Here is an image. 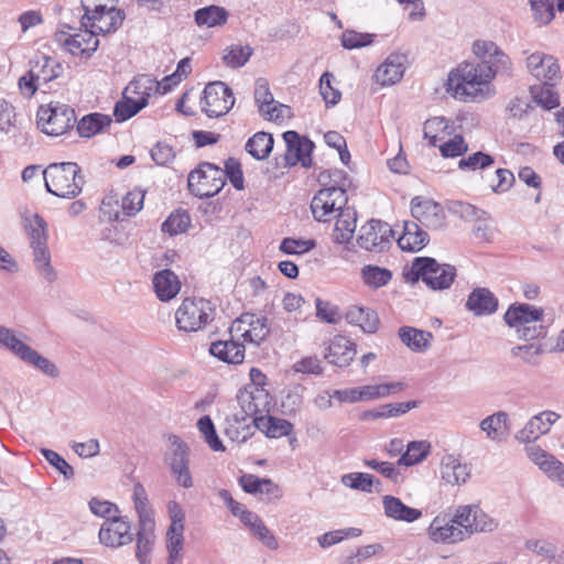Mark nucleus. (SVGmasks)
<instances>
[{"mask_svg":"<svg viewBox=\"0 0 564 564\" xmlns=\"http://www.w3.org/2000/svg\"><path fill=\"white\" fill-rule=\"evenodd\" d=\"M500 74L484 63L463 62L451 69L446 79V93L462 102H479L496 94L494 80Z\"/></svg>","mask_w":564,"mask_h":564,"instance_id":"obj_1","label":"nucleus"},{"mask_svg":"<svg viewBox=\"0 0 564 564\" xmlns=\"http://www.w3.org/2000/svg\"><path fill=\"white\" fill-rule=\"evenodd\" d=\"M344 174L340 171H325L318 176L322 188L311 200V213L318 223H332L336 216L347 207L348 196L341 181Z\"/></svg>","mask_w":564,"mask_h":564,"instance_id":"obj_2","label":"nucleus"},{"mask_svg":"<svg viewBox=\"0 0 564 564\" xmlns=\"http://www.w3.org/2000/svg\"><path fill=\"white\" fill-rule=\"evenodd\" d=\"M48 193L61 198L77 197L85 184L80 166L75 162L51 163L42 171Z\"/></svg>","mask_w":564,"mask_h":564,"instance_id":"obj_3","label":"nucleus"},{"mask_svg":"<svg viewBox=\"0 0 564 564\" xmlns=\"http://www.w3.org/2000/svg\"><path fill=\"white\" fill-rule=\"evenodd\" d=\"M158 79L149 74L135 76L124 88L122 99L119 100L113 109V115L118 121H126L149 105L152 96L158 94Z\"/></svg>","mask_w":564,"mask_h":564,"instance_id":"obj_4","label":"nucleus"},{"mask_svg":"<svg viewBox=\"0 0 564 564\" xmlns=\"http://www.w3.org/2000/svg\"><path fill=\"white\" fill-rule=\"evenodd\" d=\"M63 73L62 65L53 57L46 55L35 56L29 70L20 77V93L31 98L39 88L59 77Z\"/></svg>","mask_w":564,"mask_h":564,"instance_id":"obj_5","label":"nucleus"},{"mask_svg":"<svg viewBox=\"0 0 564 564\" xmlns=\"http://www.w3.org/2000/svg\"><path fill=\"white\" fill-rule=\"evenodd\" d=\"M75 123V111L65 104L50 102L40 106L36 111V124L47 135H63L70 131Z\"/></svg>","mask_w":564,"mask_h":564,"instance_id":"obj_6","label":"nucleus"},{"mask_svg":"<svg viewBox=\"0 0 564 564\" xmlns=\"http://www.w3.org/2000/svg\"><path fill=\"white\" fill-rule=\"evenodd\" d=\"M24 229L34 252V262L40 273L48 281L54 279L51 257L47 250V225L37 214L25 218Z\"/></svg>","mask_w":564,"mask_h":564,"instance_id":"obj_7","label":"nucleus"},{"mask_svg":"<svg viewBox=\"0 0 564 564\" xmlns=\"http://www.w3.org/2000/svg\"><path fill=\"white\" fill-rule=\"evenodd\" d=\"M413 280H422L432 290L448 289L456 276V269L449 264H441L433 258H415L412 261Z\"/></svg>","mask_w":564,"mask_h":564,"instance_id":"obj_8","label":"nucleus"},{"mask_svg":"<svg viewBox=\"0 0 564 564\" xmlns=\"http://www.w3.org/2000/svg\"><path fill=\"white\" fill-rule=\"evenodd\" d=\"M214 317V307L205 299L186 297L175 311V322L185 333L203 329Z\"/></svg>","mask_w":564,"mask_h":564,"instance_id":"obj_9","label":"nucleus"},{"mask_svg":"<svg viewBox=\"0 0 564 564\" xmlns=\"http://www.w3.org/2000/svg\"><path fill=\"white\" fill-rule=\"evenodd\" d=\"M226 184V173L215 164L203 162L188 175V189L199 198L218 194Z\"/></svg>","mask_w":564,"mask_h":564,"instance_id":"obj_10","label":"nucleus"},{"mask_svg":"<svg viewBox=\"0 0 564 564\" xmlns=\"http://www.w3.org/2000/svg\"><path fill=\"white\" fill-rule=\"evenodd\" d=\"M126 18L124 11L115 6L107 9L86 11L80 20V25L89 35H107L116 32Z\"/></svg>","mask_w":564,"mask_h":564,"instance_id":"obj_11","label":"nucleus"},{"mask_svg":"<svg viewBox=\"0 0 564 564\" xmlns=\"http://www.w3.org/2000/svg\"><path fill=\"white\" fill-rule=\"evenodd\" d=\"M235 100L232 90L225 83L213 82L203 90L200 109L209 118H219L229 112Z\"/></svg>","mask_w":564,"mask_h":564,"instance_id":"obj_12","label":"nucleus"},{"mask_svg":"<svg viewBox=\"0 0 564 564\" xmlns=\"http://www.w3.org/2000/svg\"><path fill=\"white\" fill-rule=\"evenodd\" d=\"M230 336L243 343L260 345L269 335L267 319L253 313L237 317L230 326Z\"/></svg>","mask_w":564,"mask_h":564,"instance_id":"obj_13","label":"nucleus"},{"mask_svg":"<svg viewBox=\"0 0 564 564\" xmlns=\"http://www.w3.org/2000/svg\"><path fill=\"white\" fill-rule=\"evenodd\" d=\"M453 518L463 532L464 540L476 532L491 531L495 522L478 506L465 505L456 508Z\"/></svg>","mask_w":564,"mask_h":564,"instance_id":"obj_14","label":"nucleus"},{"mask_svg":"<svg viewBox=\"0 0 564 564\" xmlns=\"http://www.w3.org/2000/svg\"><path fill=\"white\" fill-rule=\"evenodd\" d=\"M172 451L166 455L165 459L171 469L172 476L176 484L183 488H192L193 477L189 469V455L186 444L177 436H170Z\"/></svg>","mask_w":564,"mask_h":564,"instance_id":"obj_15","label":"nucleus"},{"mask_svg":"<svg viewBox=\"0 0 564 564\" xmlns=\"http://www.w3.org/2000/svg\"><path fill=\"white\" fill-rule=\"evenodd\" d=\"M393 230L388 223L371 219L360 227L357 243L368 251L382 249L391 241Z\"/></svg>","mask_w":564,"mask_h":564,"instance_id":"obj_16","label":"nucleus"},{"mask_svg":"<svg viewBox=\"0 0 564 564\" xmlns=\"http://www.w3.org/2000/svg\"><path fill=\"white\" fill-rule=\"evenodd\" d=\"M238 404L243 413L242 419L260 417L271 409L272 398L267 389L243 388L237 394Z\"/></svg>","mask_w":564,"mask_h":564,"instance_id":"obj_17","label":"nucleus"},{"mask_svg":"<svg viewBox=\"0 0 564 564\" xmlns=\"http://www.w3.org/2000/svg\"><path fill=\"white\" fill-rule=\"evenodd\" d=\"M473 53L484 64L495 67L500 74L512 75V63L509 56L495 42L479 39L473 43Z\"/></svg>","mask_w":564,"mask_h":564,"instance_id":"obj_18","label":"nucleus"},{"mask_svg":"<svg viewBox=\"0 0 564 564\" xmlns=\"http://www.w3.org/2000/svg\"><path fill=\"white\" fill-rule=\"evenodd\" d=\"M238 482L247 494L258 497L259 500L271 503L283 497L281 487L270 478H260L253 474H245Z\"/></svg>","mask_w":564,"mask_h":564,"instance_id":"obj_19","label":"nucleus"},{"mask_svg":"<svg viewBox=\"0 0 564 564\" xmlns=\"http://www.w3.org/2000/svg\"><path fill=\"white\" fill-rule=\"evenodd\" d=\"M99 541L107 547H119L132 541L130 522L120 516L107 519L100 527Z\"/></svg>","mask_w":564,"mask_h":564,"instance_id":"obj_20","label":"nucleus"},{"mask_svg":"<svg viewBox=\"0 0 564 564\" xmlns=\"http://www.w3.org/2000/svg\"><path fill=\"white\" fill-rule=\"evenodd\" d=\"M411 215L430 229L440 228L445 219L444 208L441 204L425 196H415L412 198Z\"/></svg>","mask_w":564,"mask_h":564,"instance_id":"obj_21","label":"nucleus"},{"mask_svg":"<svg viewBox=\"0 0 564 564\" xmlns=\"http://www.w3.org/2000/svg\"><path fill=\"white\" fill-rule=\"evenodd\" d=\"M462 530L457 528L453 516L446 512L438 513L427 528L429 539L437 544H456L465 541Z\"/></svg>","mask_w":564,"mask_h":564,"instance_id":"obj_22","label":"nucleus"},{"mask_svg":"<svg viewBox=\"0 0 564 564\" xmlns=\"http://www.w3.org/2000/svg\"><path fill=\"white\" fill-rule=\"evenodd\" d=\"M530 73L539 80L547 84H556L561 79V68L557 59L540 52L532 53L527 58Z\"/></svg>","mask_w":564,"mask_h":564,"instance_id":"obj_23","label":"nucleus"},{"mask_svg":"<svg viewBox=\"0 0 564 564\" xmlns=\"http://www.w3.org/2000/svg\"><path fill=\"white\" fill-rule=\"evenodd\" d=\"M356 352L355 343L344 335H336L330 339L324 357L332 365L347 367Z\"/></svg>","mask_w":564,"mask_h":564,"instance_id":"obj_24","label":"nucleus"},{"mask_svg":"<svg viewBox=\"0 0 564 564\" xmlns=\"http://www.w3.org/2000/svg\"><path fill=\"white\" fill-rule=\"evenodd\" d=\"M525 451L529 458L546 473L549 477L564 484V465L560 460L536 445H529L525 447Z\"/></svg>","mask_w":564,"mask_h":564,"instance_id":"obj_25","label":"nucleus"},{"mask_svg":"<svg viewBox=\"0 0 564 564\" xmlns=\"http://www.w3.org/2000/svg\"><path fill=\"white\" fill-rule=\"evenodd\" d=\"M152 284L155 295L162 302H169L176 297L182 286L178 276L170 269L158 271L153 275Z\"/></svg>","mask_w":564,"mask_h":564,"instance_id":"obj_26","label":"nucleus"},{"mask_svg":"<svg viewBox=\"0 0 564 564\" xmlns=\"http://www.w3.org/2000/svg\"><path fill=\"white\" fill-rule=\"evenodd\" d=\"M543 310L524 303H514L505 313V322L517 329L542 319Z\"/></svg>","mask_w":564,"mask_h":564,"instance_id":"obj_27","label":"nucleus"},{"mask_svg":"<svg viewBox=\"0 0 564 564\" xmlns=\"http://www.w3.org/2000/svg\"><path fill=\"white\" fill-rule=\"evenodd\" d=\"M209 352L220 361L240 365L245 359V345L236 338L214 341L209 346Z\"/></svg>","mask_w":564,"mask_h":564,"instance_id":"obj_28","label":"nucleus"},{"mask_svg":"<svg viewBox=\"0 0 564 564\" xmlns=\"http://www.w3.org/2000/svg\"><path fill=\"white\" fill-rule=\"evenodd\" d=\"M558 417L560 415L553 411H544L534 415L520 431V438L524 442L535 441L547 433Z\"/></svg>","mask_w":564,"mask_h":564,"instance_id":"obj_29","label":"nucleus"},{"mask_svg":"<svg viewBox=\"0 0 564 564\" xmlns=\"http://www.w3.org/2000/svg\"><path fill=\"white\" fill-rule=\"evenodd\" d=\"M403 73V57L392 54L377 67L373 77L381 86H390L398 83L402 78Z\"/></svg>","mask_w":564,"mask_h":564,"instance_id":"obj_30","label":"nucleus"},{"mask_svg":"<svg viewBox=\"0 0 564 564\" xmlns=\"http://www.w3.org/2000/svg\"><path fill=\"white\" fill-rule=\"evenodd\" d=\"M454 124L444 117H433L424 122V139L430 147L437 148L454 133Z\"/></svg>","mask_w":564,"mask_h":564,"instance_id":"obj_31","label":"nucleus"},{"mask_svg":"<svg viewBox=\"0 0 564 564\" xmlns=\"http://www.w3.org/2000/svg\"><path fill=\"white\" fill-rule=\"evenodd\" d=\"M429 241L427 234L414 221H404L403 231L398 238V246L403 251L417 252Z\"/></svg>","mask_w":564,"mask_h":564,"instance_id":"obj_32","label":"nucleus"},{"mask_svg":"<svg viewBox=\"0 0 564 564\" xmlns=\"http://www.w3.org/2000/svg\"><path fill=\"white\" fill-rule=\"evenodd\" d=\"M10 350L18 355L22 360L30 362L47 375H55L56 367L48 359L40 356L35 350L22 343L20 339L11 338Z\"/></svg>","mask_w":564,"mask_h":564,"instance_id":"obj_33","label":"nucleus"},{"mask_svg":"<svg viewBox=\"0 0 564 564\" xmlns=\"http://www.w3.org/2000/svg\"><path fill=\"white\" fill-rule=\"evenodd\" d=\"M466 306L476 315H487L497 311L498 300L488 289H475L468 296Z\"/></svg>","mask_w":564,"mask_h":564,"instance_id":"obj_34","label":"nucleus"},{"mask_svg":"<svg viewBox=\"0 0 564 564\" xmlns=\"http://www.w3.org/2000/svg\"><path fill=\"white\" fill-rule=\"evenodd\" d=\"M349 324L359 326L365 333L373 334L379 328V318L375 311L358 305H351L346 312Z\"/></svg>","mask_w":564,"mask_h":564,"instance_id":"obj_35","label":"nucleus"},{"mask_svg":"<svg viewBox=\"0 0 564 564\" xmlns=\"http://www.w3.org/2000/svg\"><path fill=\"white\" fill-rule=\"evenodd\" d=\"M253 424L270 438L288 436L293 431V425L288 420L271 415H260V417H256Z\"/></svg>","mask_w":564,"mask_h":564,"instance_id":"obj_36","label":"nucleus"},{"mask_svg":"<svg viewBox=\"0 0 564 564\" xmlns=\"http://www.w3.org/2000/svg\"><path fill=\"white\" fill-rule=\"evenodd\" d=\"M155 525L139 524L135 557L140 564H150L155 544Z\"/></svg>","mask_w":564,"mask_h":564,"instance_id":"obj_37","label":"nucleus"},{"mask_svg":"<svg viewBox=\"0 0 564 564\" xmlns=\"http://www.w3.org/2000/svg\"><path fill=\"white\" fill-rule=\"evenodd\" d=\"M399 337L409 349L415 352L427 350L433 340V334L431 332L411 326H402L399 329Z\"/></svg>","mask_w":564,"mask_h":564,"instance_id":"obj_38","label":"nucleus"},{"mask_svg":"<svg viewBox=\"0 0 564 564\" xmlns=\"http://www.w3.org/2000/svg\"><path fill=\"white\" fill-rule=\"evenodd\" d=\"M382 502L387 517L391 519L414 522L422 517L421 510L408 507L397 497L386 496Z\"/></svg>","mask_w":564,"mask_h":564,"instance_id":"obj_39","label":"nucleus"},{"mask_svg":"<svg viewBox=\"0 0 564 564\" xmlns=\"http://www.w3.org/2000/svg\"><path fill=\"white\" fill-rule=\"evenodd\" d=\"M333 239L336 243H347L351 240L357 227V218L354 210L346 207L340 215L335 217Z\"/></svg>","mask_w":564,"mask_h":564,"instance_id":"obj_40","label":"nucleus"},{"mask_svg":"<svg viewBox=\"0 0 564 564\" xmlns=\"http://www.w3.org/2000/svg\"><path fill=\"white\" fill-rule=\"evenodd\" d=\"M392 276L391 270L376 264H365L360 269L361 282L373 290L388 285Z\"/></svg>","mask_w":564,"mask_h":564,"instance_id":"obj_41","label":"nucleus"},{"mask_svg":"<svg viewBox=\"0 0 564 564\" xmlns=\"http://www.w3.org/2000/svg\"><path fill=\"white\" fill-rule=\"evenodd\" d=\"M192 73V65H191V58L184 57L182 58L176 69L165 77H163L161 80H158L159 89L158 94L164 95L172 89H174L176 86H178L183 80H185L189 74Z\"/></svg>","mask_w":564,"mask_h":564,"instance_id":"obj_42","label":"nucleus"},{"mask_svg":"<svg viewBox=\"0 0 564 564\" xmlns=\"http://www.w3.org/2000/svg\"><path fill=\"white\" fill-rule=\"evenodd\" d=\"M132 499L139 518V524L155 525L153 510L150 506L148 494L140 482H137L133 486Z\"/></svg>","mask_w":564,"mask_h":564,"instance_id":"obj_43","label":"nucleus"},{"mask_svg":"<svg viewBox=\"0 0 564 564\" xmlns=\"http://www.w3.org/2000/svg\"><path fill=\"white\" fill-rule=\"evenodd\" d=\"M273 144L274 140L272 134L260 131L254 133L247 141L246 151L257 160H264L270 155Z\"/></svg>","mask_w":564,"mask_h":564,"instance_id":"obj_44","label":"nucleus"},{"mask_svg":"<svg viewBox=\"0 0 564 564\" xmlns=\"http://www.w3.org/2000/svg\"><path fill=\"white\" fill-rule=\"evenodd\" d=\"M111 123V119L107 115L102 113H89L84 116L77 123V131L84 138H90L97 133H100L105 128H108Z\"/></svg>","mask_w":564,"mask_h":564,"instance_id":"obj_45","label":"nucleus"},{"mask_svg":"<svg viewBox=\"0 0 564 564\" xmlns=\"http://www.w3.org/2000/svg\"><path fill=\"white\" fill-rule=\"evenodd\" d=\"M431 453L429 441H412L398 460V465L414 466L422 463Z\"/></svg>","mask_w":564,"mask_h":564,"instance_id":"obj_46","label":"nucleus"},{"mask_svg":"<svg viewBox=\"0 0 564 564\" xmlns=\"http://www.w3.org/2000/svg\"><path fill=\"white\" fill-rule=\"evenodd\" d=\"M228 11L218 6L200 8L195 12V21L199 26L213 28L226 23Z\"/></svg>","mask_w":564,"mask_h":564,"instance_id":"obj_47","label":"nucleus"},{"mask_svg":"<svg viewBox=\"0 0 564 564\" xmlns=\"http://www.w3.org/2000/svg\"><path fill=\"white\" fill-rule=\"evenodd\" d=\"M166 550L167 561L166 564H181L182 563V551L184 546V530L169 528L166 531Z\"/></svg>","mask_w":564,"mask_h":564,"instance_id":"obj_48","label":"nucleus"},{"mask_svg":"<svg viewBox=\"0 0 564 564\" xmlns=\"http://www.w3.org/2000/svg\"><path fill=\"white\" fill-rule=\"evenodd\" d=\"M64 48L73 56L89 57L98 47V37H65Z\"/></svg>","mask_w":564,"mask_h":564,"instance_id":"obj_49","label":"nucleus"},{"mask_svg":"<svg viewBox=\"0 0 564 564\" xmlns=\"http://www.w3.org/2000/svg\"><path fill=\"white\" fill-rule=\"evenodd\" d=\"M443 478L452 485L465 484L469 476V468L466 464H462L457 458L448 457L443 465Z\"/></svg>","mask_w":564,"mask_h":564,"instance_id":"obj_50","label":"nucleus"},{"mask_svg":"<svg viewBox=\"0 0 564 564\" xmlns=\"http://www.w3.org/2000/svg\"><path fill=\"white\" fill-rule=\"evenodd\" d=\"M252 52L248 44H232L224 50L221 59L227 67L239 68L249 61Z\"/></svg>","mask_w":564,"mask_h":564,"instance_id":"obj_51","label":"nucleus"},{"mask_svg":"<svg viewBox=\"0 0 564 564\" xmlns=\"http://www.w3.org/2000/svg\"><path fill=\"white\" fill-rule=\"evenodd\" d=\"M480 427L488 437L500 440L508 433V416L503 412L495 413L482 420Z\"/></svg>","mask_w":564,"mask_h":564,"instance_id":"obj_52","label":"nucleus"},{"mask_svg":"<svg viewBox=\"0 0 564 564\" xmlns=\"http://www.w3.org/2000/svg\"><path fill=\"white\" fill-rule=\"evenodd\" d=\"M556 84L542 83L531 87V94L540 106L545 109H554L558 107L560 99L557 93L553 89Z\"/></svg>","mask_w":564,"mask_h":564,"instance_id":"obj_53","label":"nucleus"},{"mask_svg":"<svg viewBox=\"0 0 564 564\" xmlns=\"http://www.w3.org/2000/svg\"><path fill=\"white\" fill-rule=\"evenodd\" d=\"M444 159L462 156L468 151V143L462 134L455 132L437 147Z\"/></svg>","mask_w":564,"mask_h":564,"instance_id":"obj_54","label":"nucleus"},{"mask_svg":"<svg viewBox=\"0 0 564 564\" xmlns=\"http://www.w3.org/2000/svg\"><path fill=\"white\" fill-rule=\"evenodd\" d=\"M191 225V217L185 210L173 212L162 224V231L170 236L184 234Z\"/></svg>","mask_w":564,"mask_h":564,"instance_id":"obj_55","label":"nucleus"},{"mask_svg":"<svg viewBox=\"0 0 564 564\" xmlns=\"http://www.w3.org/2000/svg\"><path fill=\"white\" fill-rule=\"evenodd\" d=\"M555 0H529L533 19L541 25L549 24L555 17Z\"/></svg>","mask_w":564,"mask_h":564,"instance_id":"obj_56","label":"nucleus"},{"mask_svg":"<svg viewBox=\"0 0 564 564\" xmlns=\"http://www.w3.org/2000/svg\"><path fill=\"white\" fill-rule=\"evenodd\" d=\"M341 482L346 487L364 492H372L375 482L378 480L371 474L367 473H349L341 477Z\"/></svg>","mask_w":564,"mask_h":564,"instance_id":"obj_57","label":"nucleus"},{"mask_svg":"<svg viewBox=\"0 0 564 564\" xmlns=\"http://www.w3.org/2000/svg\"><path fill=\"white\" fill-rule=\"evenodd\" d=\"M145 192L140 188L129 191L121 199V213L123 216H134L144 204Z\"/></svg>","mask_w":564,"mask_h":564,"instance_id":"obj_58","label":"nucleus"},{"mask_svg":"<svg viewBox=\"0 0 564 564\" xmlns=\"http://www.w3.org/2000/svg\"><path fill=\"white\" fill-rule=\"evenodd\" d=\"M315 246L316 243L313 239L284 238L279 249L285 254L301 256L313 250Z\"/></svg>","mask_w":564,"mask_h":564,"instance_id":"obj_59","label":"nucleus"},{"mask_svg":"<svg viewBox=\"0 0 564 564\" xmlns=\"http://www.w3.org/2000/svg\"><path fill=\"white\" fill-rule=\"evenodd\" d=\"M494 162L495 160L491 155L479 151L459 160L458 167L464 171L475 172L491 166Z\"/></svg>","mask_w":564,"mask_h":564,"instance_id":"obj_60","label":"nucleus"},{"mask_svg":"<svg viewBox=\"0 0 564 564\" xmlns=\"http://www.w3.org/2000/svg\"><path fill=\"white\" fill-rule=\"evenodd\" d=\"M197 426L213 451H224V446L216 434L214 423L208 415L202 416L197 422Z\"/></svg>","mask_w":564,"mask_h":564,"instance_id":"obj_61","label":"nucleus"},{"mask_svg":"<svg viewBox=\"0 0 564 564\" xmlns=\"http://www.w3.org/2000/svg\"><path fill=\"white\" fill-rule=\"evenodd\" d=\"M334 76L330 73H324L319 79V93L326 105H336L340 98V91L333 86Z\"/></svg>","mask_w":564,"mask_h":564,"instance_id":"obj_62","label":"nucleus"},{"mask_svg":"<svg viewBox=\"0 0 564 564\" xmlns=\"http://www.w3.org/2000/svg\"><path fill=\"white\" fill-rule=\"evenodd\" d=\"M17 113L14 107L4 99H0V133H9L15 128Z\"/></svg>","mask_w":564,"mask_h":564,"instance_id":"obj_63","label":"nucleus"},{"mask_svg":"<svg viewBox=\"0 0 564 564\" xmlns=\"http://www.w3.org/2000/svg\"><path fill=\"white\" fill-rule=\"evenodd\" d=\"M406 387V383L403 381H390L372 384L375 400L399 394L405 390Z\"/></svg>","mask_w":564,"mask_h":564,"instance_id":"obj_64","label":"nucleus"}]
</instances>
